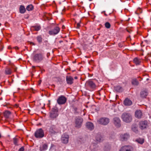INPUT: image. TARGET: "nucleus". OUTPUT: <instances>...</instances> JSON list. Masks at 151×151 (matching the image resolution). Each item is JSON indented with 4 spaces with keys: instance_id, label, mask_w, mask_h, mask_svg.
Instances as JSON below:
<instances>
[{
    "instance_id": "nucleus-33",
    "label": "nucleus",
    "mask_w": 151,
    "mask_h": 151,
    "mask_svg": "<svg viewBox=\"0 0 151 151\" xmlns=\"http://www.w3.org/2000/svg\"><path fill=\"white\" fill-rule=\"evenodd\" d=\"M12 72L11 69L9 68H6L5 70V73L6 74H10Z\"/></svg>"
},
{
    "instance_id": "nucleus-26",
    "label": "nucleus",
    "mask_w": 151,
    "mask_h": 151,
    "mask_svg": "<svg viewBox=\"0 0 151 151\" xmlns=\"http://www.w3.org/2000/svg\"><path fill=\"white\" fill-rule=\"evenodd\" d=\"M132 130L135 133H137L138 129L137 125L135 124L133 125L132 127Z\"/></svg>"
},
{
    "instance_id": "nucleus-14",
    "label": "nucleus",
    "mask_w": 151,
    "mask_h": 151,
    "mask_svg": "<svg viewBox=\"0 0 151 151\" xmlns=\"http://www.w3.org/2000/svg\"><path fill=\"white\" fill-rule=\"evenodd\" d=\"M129 135L128 133L122 134L120 136V139L122 141H127L129 138Z\"/></svg>"
},
{
    "instance_id": "nucleus-1",
    "label": "nucleus",
    "mask_w": 151,
    "mask_h": 151,
    "mask_svg": "<svg viewBox=\"0 0 151 151\" xmlns=\"http://www.w3.org/2000/svg\"><path fill=\"white\" fill-rule=\"evenodd\" d=\"M122 118L124 122L129 123L131 121L132 116L130 114L127 112H124L122 115Z\"/></svg>"
},
{
    "instance_id": "nucleus-42",
    "label": "nucleus",
    "mask_w": 151,
    "mask_h": 151,
    "mask_svg": "<svg viewBox=\"0 0 151 151\" xmlns=\"http://www.w3.org/2000/svg\"><path fill=\"white\" fill-rule=\"evenodd\" d=\"M127 32H128L129 33H131L130 31H129L128 29H127Z\"/></svg>"
},
{
    "instance_id": "nucleus-48",
    "label": "nucleus",
    "mask_w": 151,
    "mask_h": 151,
    "mask_svg": "<svg viewBox=\"0 0 151 151\" xmlns=\"http://www.w3.org/2000/svg\"><path fill=\"white\" fill-rule=\"evenodd\" d=\"M147 151H151V150H148Z\"/></svg>"
},
{
    "instance_id": "nucleus-21",
    "label": "nucleus",
    "mask_w": 151,
    "mask_h": 151,
    "mask_svg": "<svg viewBox=\"0 0 151 151\" xmlns=\"http://www.w3.org/2000/svg\"><path fill=\"white\" fill-rule=\"evenodd\" d=\"M114 89L116 91L119 92H122L123 90L122 88L120 86H115Z\"/></svg>"
},
{
    "instance_id": "nucleus-40",
    "label": "nucleus",
    "mask_w": 151,
    "mask_h": 151,
    "mask_svg": "<svg viewBox=\"0 0 151 151\" xmlns=\"http://www.w3.org/2000/svg\"><path fill=\"white\" fill-rule=\"evenodd\" d=\"M80 25L79 23H77V27H76L77 28H79V27H80Z\"/></svg>"
},
{
    "instance_id": "nucleus-34",
    "label": "nucleus",
    "mask_w": 151,
    "mask_h": 151,
    "mask_svg": "<svg viewBox=\"0 0 151 151\" xmlns=\"http://www.w3.org/2000/svg\"><path fill=\"white\" fill-rule=\"evenodd\" d=\"M133 61L137 65H139L140 62V60L137 58H134Z\"/></svg>"
},
{
    "instance_id": "nucleus-31",
    "label": "nucleus",
    "mask_w": 151,
    "mask_h": 151,
    "mask_svg": "<svg viewBox=\"0 0 151 151\" xmlns=\"http://www.w3.org/2000/svg\"><path fill=\"white\" fill-rule=\"evenodd\" d=\"M31 29H33L35 31H38L41 29V27L40 26H32Z\"/></svg>"
},
{
    "instance_id": "nucleus-12",
    "label": "nucleus",
    "mask_w": 151,
    "mask_h": 151,
    "mask_svg": "<svg viewBox=\"0 0 151 151\" xmlns=\"http://www.w3.org/2000/svg\"><path fill=\"white\" fill-rule=\"evenodd\" d=\"M86 85L87 86L92 89H95L96 87L95 83L91 80L87 81L86 83Z\"/></svg>"
},
{
    "instance_id": "nucleus-25",
    "label": "nucleus",
    "mask_w": 151,
    "mask_h": 151,
    "mask_svg": "<svg viewBox=\"0 0 151 151\" xmlns=\"http://www.w3.org/2000/svg\"><path fill=\"white\" fill-rule=\"evenodd\" d=\"M47 148V145L46 144H45L40 147V151H44L46 150Z\"/></svg>"
},
{
    "instance_id": "nucleus-47",
    "label": "nucleus",
    "mask_w": 151,
    "mask_h": 151,
    "mask_svg": "<svg viewBox=\"0 0 151 151\" xmlns=\"http://www.w3.org/2000/svg\"><path fill=\"white\" fill-rule=\"evenodd\" d=\"M105 12V11H104L102 12V13H104Z\"/></svg>"
},
{
    "instance_id": "nucleus-20",
    "label": "nucleus",
    "mask_w": 151,
    "mask_h": 151,
    "mask_svg": "<svg viewBox=\"0 0 151 151\" xmlns=\"http://www.w3.org/2000/svg\"><path fill=\"white\" fill-rule=\"evenodd\" d=\"M91 148L93 151H97L99 148V147L96 144H93L91 146Z\"/></svg>"
},
{
    "instance_id": "nucleus-43",
    "label": "nucleus",
    "mask_w": 151,
    "mask_h": 151,
    "mask_svg": "<svg viewBox=\"0 0 151 151\" xmlns=\"http://www.w3.org/2000/svg\"><path fill=\"white\" fill-rule=\"evenodd\" d=\"M109 150V148H108V150H106V149H105V150H106V151L108 150Z\"/></svg>"
},
{
    "instance_id": "nucleus-50",
    "label": "nucleus",
    "mask_w": 151,
    "mask_h": 151,
    "mask_svg": "<svg viewBox=\"0 0 151 151\" xmlns=\"http://www.w3.org/2000/svg\"><path fill=\"white\" fill-rule=\"evenodd\" d=\"M64 27V26H63V27Z\"/></svg>"
},
{
    "instance_id": "nucleus-30",
    "label": "nucleus",
    "mask_w": 151,
    "mask_h": 151,
    "mask_svg": "<svg viewBox=\"0 0 151 151\" xmlns=\"http://www.w3.org/2000/svg\"><path fill=\"white\" fill-rule=\"evenodd\" d=\"M37 41L39 44H41L42 42V38L41 35H39L36 37Z\"/></svg>"
},
{
    "instance_id": "nucleus-23",
    "label": "nucleus",
    "mask_w": 151,
    "mask_h": 151,
    "mask_svg": "<svg viewBox=\"0 0 151 151\" xmlns=\"http://www.w3.org/2000/svg\"><path fill=\"white\" fill-rule=\"evenodd\" d=\"M11 114V112L8 111H6L4 113V116L6 118H8L9 117Z\"/></svg>"
},
{
    "instance_id": "nucleus-18",
    "label": "nucleus",
    "mask_w": 151,
    "mask_h": 151,
    "mask_svg": "<svg viewBox=\"0 0 151 151\" xmlns=\"http://www.w3.org/2000/svg\"><path fill=\"white\" fill-rule=\"evenodd\" d=\"M132 104V101L128 98L126 99L124 101V104L125 106H130Z\"/></svg>"
},
{
    "instance_id": "nucleus-8",
    "label": "nucleus",
    "mask_w": 151,
    "mask_h": 151,
    "mask_svg": "<svg viewBox=\"0 0 151 151\" xmlns=\"http://www.w3.org/2000/svg\"><path fill=\"white\" fill-rule=\"evenodd\" d=\"M109 122V119L107 118H102L98 120L99 123L104 125H107Z\"/></svg>"
},
{
    "instance_id": "nucleus-45",
    "label": "nucleus",
    "mask_w": 151,
    "mask_h": 151,
    "mask_svg": "<svg viewBox=\"0 0 151 151\" xmlns=\"http://www.w3.org/2000/svg\"><path fill=\"white\" fill-rule=\"evenodd\" d=\"M32 68H35V66H32Z\"/></svg>"
},
{
    "instance_id": "nucleus-3",
    "label": "nucleus",
    "mask_w": 151,
    "mask_h": 151,
    "mask_svg": "<svg viewBox=\"0 0 151 151\" xmlns=\"http://www.w3.org/2000/svg\"><path fill=\"white\" fill-rule=\"evenodd\" d=\"M60 130L59 127L54 125H51L49 129V132L52 135H53L59 132Z\"/></svg>"
},
{
    "instance_id": "nucleus-51",
    "label": "nucleus",
    "mask_w": 151,
    "mask_h": 151,
    "mask_svg": "<svg viewBox=\"0 0 151 151\" xmlns=\"http://www.w3.org/2000/svg\"><path fill=\"white\" fill-rule=\"evenodd\" d=\"M0 143H1V142H0Z\"/></svg>"
},
{
    "instance_id": "nucleus-15",
    "label": "nucleus",
    "mask_w": 151,
    "mask_h": 151,
    "mask_svg": "<svg viewBox=\"0 0 151 151\" xmlns=\"http://www.w3.org/2000/svg\"><path fill=\"white\" fill-rule=\"evenodd\" d=\"M114 123L117 127H119L121 126V120L119 118L115 117L113 119Z\"/></svg>"
},
{
    "instance_id": "nucleus-5",
    "label": "nucleus",
    "mask_w": 151,
    "mask_h": 151,
    "mask_svg": "<svg viewBox=\"0 0 151 151\" xmlns=\"http://www.w3.org/2000/svg\"><path fill=\"white\" fill-rule=\"evenodd\" d=\"M35 136L37 138H41L44 136V133L43 130L41 128L37 130L35 133Z\"/></svg>"
},
{
    "instance_id": "nucleus-29",
    "label": "nucleus",
    "mask_w": 151,
    "mask_h": 151,
    "mask_svg": "<svg viewBox=\"0 0 151 151\" xmlns=\"http://www.w3.org/2000/svg\"><path fill=\"white\" fill-rule=\"evenodd\" d=\"M135 141L140 144H142L144 142V139L143 138H139L137 139H136Z\"/></svg>"
},
{
    "instance_id": "nucleus-46",
    "label": "nucleus",
    "mask_w": 151,
    "mask_h": 151,
    "mask_svg": "<svg viewBox=\"0 0 151 151\" xmlns=\"http://www.w3.org/2000/svg\"><path fill=\"white\" fill-rule=\"evenodd\" d=\"M104 15H105V16H107V14L105 13V12L104 13Z\"/></svg>"
},
{
    "instance_id": "nucleus-28",
    "label": "nucleus",
    "mask_w": 151,
    "mask_h": 151,
    "mask_svg": "<svg viewBox=\"0 0 151 151\" xmlns=\"http://www.w3.org/2000/svg\"><path fill=\"white\" fill-rule=\"evenodd\" d=\"M132 83L133 85L137 86L139 84V82L136 79H133L132 81Z\"/></svg>"
},
{
    "instance_id": "nucleus-41",
    "label": "nucleus",
    "mask_w": 151,
    "mask_h": 151,
    "mask_svg": "<svg viewBox=\"0 0 151 151\" xmlns=\"http://www.w3.org/2000/svg\"><path fill=\"white\" fill-rule=\"evenodd\" d=\"M13 48H15L16 50H18L19 49V47L17 46L14 47Z\"/></svg>"
},
{
    "instance_id": "nucleus-6",
    "label": "nucleus",
    "mask_w": 151,
    "mask_h": 151,
    "mask_svg": "<svg viewBox=\"0 0 151 151\" xmlns=\"http://www.w3.org/2000/svg\"><path fill=\"white\" fill-rule=\"evenodd\" d=\"M83 122L82 118L79 116L76 117L75 121L76 127L78 128H80L82 126Z\"/></svg>"
},
{
    "instance_id": "nucleus-32",
    "label": "nucleus",
    "mask_w": 151,
    "mask_h": 151,
    "mask_svg": "<svg viewBox=\"0 0 151 151\" xmlns=\"http://www.w3.org/2000/svg\"><path fill=\"white\" fill-rule=\"evenodd\" d=\"M33 9V6L32 4H30L28 5L26 9L28 11H30L32 10Z\"/></svg>"
},
{
    "instance_id": "nucleus-7",
    "label": "nucleus",
    "mask_w": 151,
    "mask_h": 151,
    "mask_svg": "<svg viewBox=\"0 0 151 151\" xmlns=\"http://www.w3.org/2000/svg\"><path fill=\"white\" fill-rule=\"evenodd\" d=\"M67 101L66 98L63 96L61 95L59 96L57 100L58 104L62 105L65 104Z\"/></svg>"
},
{
    "instance_id": "nucleus-27",
    "label": "nucleus",
    "mask_w": 151,
    "mask_h": 151,
    "mask_svg": "<svg viewBox=\"0 0 151 151\" xmlns=\"http://www.w3.org/2000/svg\"><path fill=\"white\" fill-rule=\"evenodd\" d=\"M19 11L20 13L22 14L24 13L26 11L24 6H23L21 5L19 8Z\"/></svg>"
},
{
    "instance_id": "nucleus-19",
    "label": "nucleus",
    "mask_w": 151,
    "mask_h": 151,
    "mask_svg": "<svg viewBox=\"0 0 151 151\" xmlns=\"http://www.w3.org/2000/svg\"><path fill=\"white\" fill-rule=\"evenodd\" d=\"M135 116L138 118H140L142 116V113L140 110H137L135 112Z\"/></svg>"
},
{
    "instance_id": "nucleus-10",
    "label": "nucleus",
    "mask_w": 151,
    "mask_h": 151,
    "mask_svg": "<svg viewBox=\"0 0 151 151\" xmlns=\"http://www.w3.org/2000/svg\"><path fill=\"white\" fill-rule=\"evenodd\" d=\"M133 150L132 146L130 145H124L122 147L119 151H132Z\"/></svg>"
},
{
    "instance_id": "nucleus-38",
    "label": "nucleus",
    "mask_w": 151,
    "mask_h": 151,
    "mask_svg": "<svg viewBox=\"0 0 151 151\" xmlns=\"http://www.w3.org/2000/svg\"><path fill=\"white\" fill-rule=\"evenodd\" d=\"M24 147H22L18 151H24Z\"/></svg>"
},
{
    "instance_id": "nucleus-36",
    "label": "nucleus",
    "mask_w": 151,
    "mask_h": 151,
    "mask_svg": "<svg viewBox=\"0 0 151 151\" xmlns=\"http://www.w3.org/2000/svg\"><path fill=\"white\" fill-rule=\"evenodd\" d=\"M105 27L107 28H109L110 27V24L108 22H106L105 24Z\"/></svg>"
},
{
    "instance_id": "nucleus-2",
    "label": "nucleus",
    "mask_w": 151,
    "mask_h": 151,
    "mask_svg": "<svg viewBox=\"0 0 151 151\" xmlns=\"http://www.w3.org/2000/svg\"><path fill=\"white\" fill-rule=\"evenodd\" d=\"M44 58L43 54L41 53H37L33 56V60L35 62L39 63Z\"/></svg>"
},
{
    "instance_id": "nucleus-13",
    "label": "nucleus",
    "mask_w": 151,
    "mask_h": 151,
    "mask_svg": "<svg viewBox=\"0 0 151 151\" xmlns=\"http://www.w3.org/2000/svg\"><path fill=\"white\" fill-rule=\"evenodd\" d=\"M139 128L141 129L146 128L147 127V122L146 121H140L139 123Z\"/></svg>"
},
{
    "instance_id": "nucleus-39",
    "label": "nucleus",
    "mask_w": 151,
    "mask_h": 151,
    "mask_svg": "<svg viewBox=\"0 0 151 151\" xmlns=\"http://www.w3.org/2000/svg\"><path fill=\"white\" fill-rule=\"evenodd\" d=\"M12 68V69H14V71H16L17 70V68L15 67L14 66H13Z\"/></svg>"
},
{
    "instance_id": "nucleus-49",
    "label": "nucleus",
    "mask_w": 151,
    "mask_h": 151,
    "mask_svg": "<svg viewBox=\"0 0 151 151\" xmlns=\"http://www.w3.org/2000/svg\"><path fill=\"white\" fill-rule=\"evenodd\" d=\"M1 25V24L0 23V26Z\"/></svg>"
},
{
    "instance_id": "nucleus-4",
    "label": "nucleus",
    "mask_w": 151,
    "mask_h": 151,
    "mask_svg": "<svg viewBox=\"0 0 151 151\" xmlns=\"http://www.w3.org/2000/svg\"><path fill=\"white\" fill-rule=\"evenodd\" d=\"M58 109L56 107L53 108L52 111L50 112V118L52 119L56 118L58 115Z\"/></svg>"
},
{
    "instance_id": "nucleus-37",
    "label": "nucleus",
    "mask_w": 151,
    "mask_h": 151,
    "mask_svg": "<svg viewBox=\"0 0 151 151\" xmlns=\"http://www.w3.org/2000/svg\"><path fill=\"white\" fill-rule=\"evenodd\" d=\"M55 148V146L53 145H51L50 150L51 151L53 149Z\"/></svg>"
},
{
    "instance_id": "nucleus-11",
    "label": "nucleus",
    "mask_w": 151,
    "mask_h": 151,
    "mask_svg": "<svg viewBox=\"0 0 151 151\" xmlns=\"http://www.w3.org/2000/svg\"><path fill=\"white\" fill-rule=\"evenodd\" d=\"M69 136L66 134H63L61 137V140L63 143L67 144L68 142Z\"/></svg>"
},
{
    "instance_id": "nucleus-22",
    "label": "nucleus",
    "mask_w": 151,
    "mask_h": 151,
    "mask_svg": "<svg viewBox=\"0 0 151 151\" xmlns=\"http://www.w3.org/2000/svg\"><path fill=\"white\" fill-rule=\"evenodd\" d=\"M96 140L98 142H100L103 141V139L101 136L100 134H97L96 137Z\"/></svg>"
},
{
    "instance_id": "nucleus-9",
    "label": "nucleus",
    "mask_w": 151,
    "mask_h": 151,
    "mask_svg": "<svg viewBox=\"0 0 151 151\" xmlns=\"http://www.w3.org/2000/svg\"><path fill=\"white\" fill-rule=\"evenodd\" d=\"M60 30V29L59 27H55L53 29L49 31V34L50 35H55L58 33Z\"/></svg>"
},
{
    "instance_id": "nucleus-16",
    "label": "nucleus",
    "mask_w": 151,
    "mask_h": 151,
    "mask_svg": "<svg viewBox=\"0 0 151 151\" xmlns=\"http://www.w3.org/2000/svg\"><path fill=\"white\" fill-rule=\"evenodd\" d=\"M73 79L70 76H67L66 77V81L68 84L71 85L73 83Z\"/></svg>"
},
{
    "instance_id": "nucleus-17",
    "label": "nucleus",
    "mask_w": 151,
    "mask_h": 151,
    "mask_svg": "<svg viewBox=\"0 0 151 151\" xmlns=\"http://www.w3.org/2000/svg\"><path fill=\"white\" fill-rule=\"evenodd\" d=\"M86 127L88 129L92 130L94 128V126L92 123L88 122L86 124Z\"/></svg>"
},
{
    "instance_id": "nucleus-44",
    "label": "nucleus",
    "mask_w": 151,
    "mask_h": 151,
    "mask_svg": "<svg viewBox=\"0 0 151 151\" xmlns=\"http://www.w3.org/2000/svg\"><path fill=\"white\" fill-rule=\"evenodd\" d=\"M74 78H75V79H77V77H76H76H74Z\"/></svg>"
},
{
    "instance_id": "nucleus-24",
    "label": "nucleus",
    "mask_w": 151,
    "mask_h": 151,
    "mask_svg": "<svg viewBox=\"0 0 151 151\" xmlns=\"http://www.w3.org/2000/svg\"><path fill=\"white\" fill-rule=\"evenodd\" d=\"M147 92L146 91H142L140 93L141 96L143 98H145L147 95Z\"/></svg>"
},
{
    "instance_id": "nucleus-35",
    "label": "nucleus",
    "mask_w": 151,
    "mask_h": 151,
    "mask_svg": "<svg viewBox=\"0 0 151 151\" xmlns=\"http://www.w3.org/2000/svg\"><path fill=\"white\" fill-rule=\"evenodd\" d=\"M13 141L14 144L15 145H18L17 142H18V139L15 137H14L13 139Z\"/></svg>"
}]
</instances>
